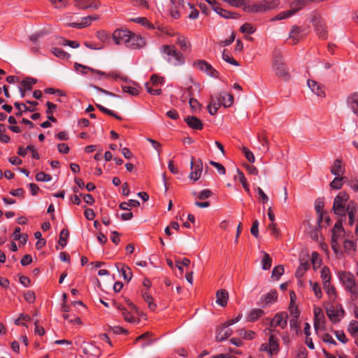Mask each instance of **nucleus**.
<instances>
[{"label":"nucleus","instance_id":"338daca9","mask_svg":"<svg viewBox=\"0 0 358 358\" xmlns=\"http://www.w3.org/2000/svg\"><path fill=\"white\" fill-rule=\"evenodd\" d=\"M343 230V217H341L334 226L332 229V232H336V234H340L341 231Z\"/></svg>","mask_w":358,"mask_h":358},{"label":"nucleus","instance_id":"c9c22d12","mask_svg":"<svg viewBox=\"0 0 358 358\" xmlns=\"http://www.w3.org/2000/svg\"><path fill=\"white\" fill-rule=\"evenodd\" d=\"M134 86H127V85H122V88L124 92L128 93L133 96H136L139 93V90L136 87L138 86L137 84L134 83Z\"/></svg>","mask_w":358,"mask_h":358},{"label":"nucleus","instance_id":"de8ad7c7","mask_svg":"<svg viewBox=\"0 0 358 358\" xmlns=\"http://www.w3.org/2000/svg\"><path fill=\"white\" fill-rule=\"evenodd\" d=\"M292 15H293V12L291 11L290 10H288L286 11H283V12L279 13L278 15H275L273 18H272L271 20L275 21V20H284V19L289 17Z\"/></svg>","mask_w":358,"mask_h":358},{"label":"nucleus","instance_id":"e2e57ef3","mask_svg":"<svg viewBox=\"0 0 358 358\" xmlns=\"http://www.w3.org/2000/svg\"><path fill=\"white\" fill-rule=\"evenodd\" d=\"M209 163H210V164H211L212 166H213L214 167H215L217 169V170L220 174H221V175L225 174V173H226L225 168L221 164H220L218 162H215L214 161H210Z\"/></svg>","mask_w":358,"mask_h":358},{"label":"nucleus","instance_id":"ddd939ff","mask_svg":"<svg viewBox=\"0 0 358 358\" xmlns=\"http://www.w3.org/2000/svg\"><path fill=\"white\" fill-rule=\"evenodd\" d=\"M27 102L29 104H30L31 106L27 107L24 103H20L17 102H15L14 103L15 107L18 110V112L16 113L17 116L22 115V113L24 112H27V111L33 112L36 110V106L38 104V102L31 101H27Z\"/></svg>","mask_w":358,"mask_h":358},{"label":"nucleus","instance_id":"6e6d98bb","mask_svg":"<svg viewBox=\"0 0 358 358\" xmlns=\"http://www.w3.org/2000/svg\"><path fill=\"white\" fill-rule=\"evenodd\" d=\"M190 264V260L187 258H183L181 261L177 260L176 262V266L180 271L181 273L183 272L182 266H187Z\"/></svg>","mask_w":358,"mask_h":358},{"label":"nucleus","instance_id":"4c0bfd02","mask_svg":"<svg viewBox=\"0 0 358 358\" xmlns=\"http://www.w3.org/2000/svg\"><path fill=\"white\" fill-rule=\"evenodd\" d=\"M97 18H98V17L96 15H89L87 17H82L81 21L80 22V25H81L80 27L83 29L84 27L89 26L93 20H95Z\"/></svg>","mask_w":358,"mask_h":358},{"label":"nucleus","instance_id":"052dcab7","mask_svg":"<svg viewBox=\"0 0 358 358\" xmlns=\"http://www.w3.org/2000/svg\"><path fill=\"white\" fill-rule=\"evenodd\" d=\"M256 190L259 196V201L262 203H266L268 202V196L264 192V191L259 187H257L256 188Z\"/></svg>","mask_w":358,"mask_h":358},{"label":"nucleus","instance_id":"13d9d810","mask_svg":"<svg viewBox=\"0 0 358 358\" xmlns=\"http://www.w3.org/2000/svg\"><path fill=\"white\" fill-rule=\"evenodd\" d=\"M46 34V32L44 30H41L32 35L30 36L29 38L30 40L34 43H36L37 41L45 36Z\"/></svg>","mask_w":358,"mask_h":358},{"label":"nucleus","instance_id":"c756f323","mask_svg":"<svg viewBox=\"0 0 358 358\" xmlns=\"http://www.w3.org/2000/svg\"><path fill=\"white\" fill-rule=\"evenodd\" d=\"M245 11L258 13V12H266V7L262 4H253L243 8Z\"/></svg>","mask_w":358,"mask_h":358},{"label":"nucleus","instance_id":"a878e982","mask_svg":"<svg viewBox=\"0 0 358 358\" xmlns=\"http://www.w3.org/2000/svg\"><path fill=\"white\" fill-rule=\"evenodd\" d=\"M213 10L217 14H219L220 16H222V17H224L226 19H228V18H236L237 17L236 13H234L229 12L228 10H226L220 8L218 6H214Z\"/></svg>","mask_w":358,"mask_h":358},{"label":"nucleus","instance_id":"f257e3e1","mask_svg":"<svg viewBox=\"0 0 358 358\" xmlns=\"http://www.w3.org/2000/svg\"><path fill=\"white\" fill-rule=\"evenodd\" d=\"M162 57L169 64L174 66H181L185 64L183 55L177 50L173 45H164L160 48Z\"/></svg>","mask_w":358,"mask_h":358},{"label":"nucleus","instance_id":"a19ab883","mask_svg":"<svg viewBox=\"0 0 358 358\" xmlns=\"http://www.w3.org/2000/svg\"><path fill=\"white\" fill-rule=\"evenodd\" d=\"M133 22H137L138 24H141L143 26L147 27L150 29H155L154 25L150 23L146 17H136L131 20Z\"/></svg>","mask_w":358,"mask_h":358},{"label":"nucleus","instance_id":"bb28decb","mask_svg":"<svg viewBox=\"0 0 358 358\" xmlns=\"http://www.w3.org/2000/svg\"><path fill=\"white\" fill-rule=\"evenodd\" d=\"M308 267L309 264L307 261L301 260L300 265L298 267L297 270L296 271L295 276L297 278H300L301 276L303 275V274L308 270Z\"/></svg>","mask_w":358,"mask_h":358},{"label":"nucleus","instance_id":"1a4fd4ad","mask_svg":"<svg viewBox=\"0 0 358 358\" xmlns=\"http://www.w3.org/2000/svg\"><path fill=\"white\" fill-rule=\"evenodd\" d=\"M129 31H130L127 29H116L113 34L114 42L117 45H124L127 46Z\"/></svg>","mask_w":358,"mask_h":358},{"label":"nucleus","instance_id":"e433bc0d","mask_svg":"<svg viewBox=\"0 0 358 358\" xmlns=\"http://www.w3.org/2000/svg\"><path fill=\"white\" fill-rule=\"evenodd\" d=\"M150 336V334L149 332H145V334L137 337L136 342L141 340L145 341V343H143L142 345V348H145L147 345H151L153 343V340L149 338Z\"/></svg>","mask_w":358,"mask_h":358},{"label":"nucleus","instance_id":"bf43d9fd","mask_svg":"<svg viewBox=\"0 0 358 358\" xmlns=\"http://www.w3.org/2000/svg\"><path fill=\"white\" fill-rule=\"evenodd\" d=\"M150 81L153 85H157L159 84L162 85L164 83V78L163 77H159L155 74L152 75L150 78Z\"/></svg>","mask_w":358,"mask_h":358},{"label":"nucleus","instance_id":"39448f33","mask_svg":"<svg viewBox=\"0 0 358 358\" xmlns=\"http://www.w3.org/2000/svg\"><path fill=\"white\" fill-rule=\"evenodd\" d=\"M273 69L276 76L282 78L284 80H288L289 79V69L283 62L281 55H276L274 56Z\"/></svg>","mask_w":358,"mask_h":358},{"label":"nucleus","instance_id":"9d476101","mask_svg":"<svg viewBox=\"0 0 358 358\" xmlns=\"http://www.w3.org/2000/svg\"><path fill=\"white\" fill-rule=\"evenodd\" d=\"M194 66L199 70L205 72L211 77H217V71L213 66L204 60H198L194 63Z\"/></svg>","mask_w":358,"mask_h":358},{"label":"nucleus","instance_id":"0eeeda50","mask_svg":"<svg viewBox=\"0 0 358 358\" xmlns=\"http://www.w3.org/2000/svg\"><path fill=\"white\" fill-rule=\"evenodd\" d=\"M287 313L286 312L278 313L275 315L273 319L266 320L268 321L269 326L271 327H280L282 329H285L287 327Z\"/></svg>","mask_w":358,"mask_h":358},{"label":"nucleus","instance_id":"c85d7f7f","mask_svg":"<svg viewBox=\"0 0 358 358\" xmlns=\"http://www.w3.org/2000/svg\"><path fill=\"white\" fill-rule=\"evenodd\" d=\"M237 176L234 177L235 179L238 178L239 182L242 184L244 189L247 192H250V189L248 184L247 182V180L243 174V173L238 169H236Z\"/></svg>","mask_w":358,"mask_h":358},{"label":"nucleus","instance_id":"72a5a7b5","mask_svg":"<svg viewBox=\"0 0 358 358\" xmlns=\"http://www.w3.org/2000/svg\"><path fill=\"white\" fill-rule=\"evenodd\" d=\"M321 278L323 284L330 282L331 276L330 270L327 266H324L321 271Z\"/></svg>","mask_w":358,"mask_h":358},{"label":"nucleus","instance_id":"3c124183","mask_svg":"<svg viewBox=\"0 0 358 358\" xmlns=\"http://www.w3.org/2000/svg\"><path fill=\"white\" fill-rule=\"evenodd\" d=\"M258 140H259V143H262V150H264L265 152H268L269 147H268V141L267 138L262 134H259Z\"/></svg>","mask_w":358,"mask_h":358},{"label":"nucleus","instance_id":"dca6fc26","mask_svg":"<svg viewBox=\"0 0 358 358\" xmlns=\"http://www.w3.org/2000/svg\"><path fill=\"white\" fill-rule=\"evenodd\" d=\"M185 122L190 128L194 129L201 130L203 127L202 121L195 116H187L185 119Z\"/></svg>","mask_w":358,"mask_h":358},{"label":"nucleus","instance_id":"aec40b11","mask_svg":"<svg viewBox=\"0 0 358 358\" xmlns=\"http://www.w3.org/2000/svg\"><path fill=\"white\" fill-rule=\"evenodd\" d=\"M347 215L349 218V225L352 226L355 223L356 216L358 215L357 205L356 203H352L347 208Z\"/></svg>","mask_w":358,"mask_h":358},{"label":"nucleus","instance_id":"4468645a","mask_svg":"<svg viewBox=\"0 0 358 358\" xmlns=\"http://www.w3.org/2000/svg\"><path fill=\"white\" fill-rule=\"evenodd\" d=\"M324 323V317L322 310L320 308H314V327L317 331Z\"/></svg>","mask_w":358,"mask_h":358},{"label":"nucleus","instance_id":"8fccbe9b","mask_svg":"<svg viewBox=\"0 0 358 358\" xmlns=\"http://www.w3.org/2000/svg\"><path fill=\"white\" fill-rule=\"evenodd\" d=\"M238 335L243 337L245 339L251 340L254 338L255 332L252 331H247L243 329L238 331Z\"/></svg>","mask_w":358,"mask_h":358},{"label":"nucleus","instance_id":"680f3d73","mask_svg":"<svg viewBox=\"0 0 358 358\" xmlns=\"http://www.w3.org/2000/svg\"><path fill=\"white\" fill-rule=\"evenodd\" d=\"M212 192L209 189H203L201 192L198 193L197 199L200 200H204L209 198L212 195Z\"/></svg>","mask_w":358,"mask_h":358},{"label":"nucleus","instance_id":"f03ea898","mask_svg":"<svg viewBox=\"0 0 358 358\" xmlns=\"http://www.w3.org/2000/svg\"><path fill=\"white\" fill-rule=\"evenodd\" d=\"M233 102L234 97L232 94H229L227 92H221L215 97H210V101L208 106V110L210 115H214L221 105L227 108L231 106Z\"/></svg>","mask_w":358,"mask_h":358},{"label":"nucleus","instance_id":"6e6552de","mask_svg":"<svg viewBox=\"0 0 358 358\" xmlns=\"http://www.w3.org/2000/svg\"><path fill=\"white\" fill-rule=\"evenodd\" d=\"M145 43L144 38L129 31V36L126 47L131 49H138L144 47Z\"/></svg>","mask_w":358,"mask_h":358},{"label":"nucleus","instance_id":"7c9ffc66","mask_svg":"<svg viewBox=\"0 0 358 358\" xmlns=\"http://www.w3.org/2000/svg\"><path fill=\"white\" fill-rule=\"evenodd\" d=\"M83 352L86 355H90L94 357H99L100 352L99 350L93 345H88L83 348Z\"/></svg>","mask_w":358,"mask_h":358},{"label":"nucleus","instance_id":"a211bd4d","mask_svg":"<svg viewBox=\"0 0 358 358\" xmlns=\"http://www.w3.org/2000/svg\"><path fill=\"white\" fill-rule=\"evenodd\" d=\"M216 303L222 307H225L229 299V293L226 289H220L216 293Z\"/></svg>","mask_w":358,"mask_h":358},{"label":"nucleus","instance_id":"cd10ccee","mask_svg":"<svg viewBox=\"0 0 358 358\" xmlns=\"http://www.w3.org/2000/svg\"><path fill=\"white\" fill-rule=\"evenodd\" d=\"M263 255V258L262 259V268L264 270H268L271 267L272 259L270 257L269 255L264 251L262 252Z\"/></svg>","mask_w":358,"mask_h":358},{"label":"nucleus","instance_id":"37998d69","mask_svg":"<svg viewBox=\"0 0 358 358\" xmlns=\"http://www.w3.org/2000/svg\"><path fill=\"white\" fill-rule=\"evenodd\" d=\"M177 43L180 46L183 51L187 50L191 46L190 43L183 36H180L178 38Z\"/></svg>","mask_w":358,"mask_h":358},{"label":"nucleus","instance_id":"603ef678","mask_svg":"<svg viewBox=\"0 0 358 358\" xmlns=\"http://www.w3.org/2000/svg\"><path fill=\"white\" fill-rule=\"evenodd\" d=\"M311 260L314 269L317 268L320 266L321 259L320 258L318 253L315 252H313L311 256Z\"/></svg>","mask_w":358,"mask_h":358},{"label":"nucleus","instance_id":"79ce46f5","mask_svg":"<svg viewBox=\"0 0 358 358\" xmlns=\"http://www.w3.org/2000/svg\"><path fill=\"white\" fill-rule=\"evenodd\" d=\"M222 59L232 65L238 66V63L231 56V53L227 50H224Z\"/></svg>","mask_w":358,"mask_h":358},{"label":"nucleus","instance_id":"393cba45","mask_svg":"<svg viewBox=\"0 0 358 358\" xmlns=\"http://www.w3.org/2000/svg\"><path fill=\"white\" fill-rule=\"evenodd\" d=\"M327 315L329 318L334 322L339 321V313L338 310H335L333 306L326 308Z\"/></svg>","mask_w":358,"mask_h":358},{"label":"nucleus","instance_id":"4be33fe9","mask_svg":"<svg viewBox=\"0 0 358 358\" xmlns=\"http://www.w3.org/2000/svg\"><path fill=\"white\" fill-rule=\"evenodd\" d=\"M343 172L344 169L342 167L341 160L339 159H336L331 169V173L336 176H340L343 173Z\"/></svg>","mask_w":358,"mask_h":358},{"label":"nucleus","instance_id":"5fc2aeb1","mask_svg":"<svg viewBox=\"0 0 358 358\" xmlns=\"http://www.w3.org/2000/svg\"><path fill=\"white\" fill-rule=\"evenodd\" d=\"M310 285L312 287V289L314 292L315 296L317 299H320L322 296V293L319 284L317 282L313 283L312 281H310Z\"/></svg>","mask_w":358,"mask_h":358},{"label":"nucleus","instance_id":"473e14b6","mask_svg":"<svg viewBox=\"0 0 358 358\" xmlns=\"http://www.w3.org/2000/svg\"><path fill=\"white\" fill-rule=\"evenodd\" d=\"M264 313V312L262 309H252L248 315V320L254 322L258 320Z\"/></svg>","mask_w":358,"mask_h":358},{"label":"nucleus","instance_id":"423d86ee","mask_svg":"<svg viewBox=\"0 0 358 358\" xmlns=\"http://www.w3.org/2000/svg\"><path fill=\"white\" fill-rule=\"evenodd\" d=\"M312 22L318 36L322 39H326L327 37V27L324 20L320 16H315Z\"/></svg>","mask_w":358,"mask_h":358},{"label":"nucleus","instance_id":"5701e85b","mask_svg":"<svg viewBox=\"0 0 358 358\" xmlns=\"http://www.w3.org/2000/svg\"><path fill=\"white\" fill-rule=\"evenodd\" d=\"M268 348L271 350V355L276 354L279 350V345L278 343V338L274 336L271 334L268 339Z\"/></svg>","mask_w":358,"mask_h":358},{"label":"nucleus","instance_id":"f3484780","mask_svg":"<svg viewBox=\"0 0 358 358\" xmlns=\"http://www.w3.org/2000/svg\"><path fill=\"white\" fill-rule=\"evenodd\" d=\"M347 104L355 114L358 115V92H355L348 97Z\"/></svg>","mask_w":358,"mask_h":358},{"label":"nucleus","instance_id":"58836bf2","mask_svg":"<svg viewBox=\"0 0 358 358\" xmlns=\"http://www.w3.org/2000/svg\"><path fill=\"white\" fill-rule=\"evenodd\" d=\"M344 177L336 176L330 183V187L332 189H339L342 187L343 184Z\"/></svg>","mask_w":358,"mask_h":358},{"label":"nucleus","instance_id":"4d7b16f0","mask_svg":"<svg viewBox=\"0 0 358 358\" xmlns=\"http://www.w3.org/2000/svg\"><path fill=\"white\" fill-rule=\"evenodd\" d=\"M242 33L252 34L255 32V29L250 23L243 24L240 29Z\"/></svg>","mask_w":358,"mask_h":358},{"label":"nucleus","instance_id":"ea45409f","mask_svg":"<svg viewBox=\"0 0 358 358\" xmlns=\"http://www.w3.org/2000/svg\"><path fill=\"white\" fill-rule=\"evenodd\" d=\"M36 81L35 78L27 77L21 82V85L26 90H30Z\"/></svg>","mask_w":358,"mask_h":358},{"label":"nucleus","instance_id":"09e8293b","mask_svg":"<svg viewBox=\"0 0 358 358\" xmlns=\"http://www.w3.org/2000/svg\"><path fill=\"white\" fill-rule=\"evenodd\" d=\"M96 106L103 113L107 114L110 116L114 117L115 118H116L117 120H122L121 117L116 115L113 111L103 107V106H101L100 104H96Z\"/></svg>","mask_w":358,"mask_h":358},{"label":"nucleus","instance_id":"774afa93","mask_svg":"<svg viewBox=\"0 0 358 358\" xmlns=\"http://www.w3.org/2000/svg\"><path fill=\"white\" fill-rule=\"evenodd\" d=\"M323 287H324V289L325 292L329 295H331V294H336V288L334 287V286L331 285L330 282L323 284Z\"/></svg>","mask_w":358,"mask_h":358},{"label":"nucleus","instance_id":"f8f14e48","mask_svg":"<svg viewBox=\"0 0 358 358\" xmlns=\"http://www.w3.org/2000/svg\"><path fill=\"white\" fill-rule=\"evenodd\" d=\"M191 169H193L189 176L190 179L194 180V181L198 180L202 173L203 170V162L201 159H198L196 162H194V158H192L191 161Z\"/></svg>","mask_w":358,"mask_h":358},{"label":"nucleus","instance_id":"6ab92c4d","mask_svg":"<svg viewBox=\"0 0 358 358\" xmlns=\"http://www.w3.org/2000/svg\"><path fill=\"white\" fill-rule=\"evenodd\" d=\"M278 299V293L276 290H271L266 295H262L261 296L260 301L261 303H264V306H268L271 303H273L277 301Z\"/></svg>","mask_w":358,"mask_h":358},{"label":"nucleus","instance_id":"412c9836","mask_svg":"<svg viewBox=\"0 0 358 358\" xmlns=\"http://www.w3.org/2000/svg\"><path fill=\"white\" fill-rule=\"evenodd\" d=\"M308 85L309 88L312 90L313 93H315L317 96H324V92L323 90V87L317 83L316 81L313 80H308Z\"/></svg>","mask_w":358,"mask_h":358},{"label":"nucleus","instance_id":"2eb2a0df","mask_svg":"<svg viewBox=\"0 0 358 358\" xmlns=\"http://www.w3.org/2000/svg\"><path fill=\"white\" fill-rule=\"evenodd\" d=\"M229 326H225V324L217 329V333L216 336V341L218 342H221L224 341L228 337H229L232 334V330L228 328Z\"/></svg>","mask_w":358,"mask_h":358},{"label":"nucleus","instance_id":"9b49d317","mask_svg":"<svg viewBox=\"0 0 358 358\" xmlns=\"http://www.w3.org/2000/svg\"><path fill=\"white\" fill-rule=\"evenodd\" d=\"M307 33V29L303 27L294 25L292 27L289 38L292 40L293 44L297 43Z\"/></svg>","mask_w":358,"mask_h":358},{"label":"nucleus","instance_id":"b1692460","mask_svg":"<svg viewBox=\"0 0 358 358\" xmlns=\"http://www.w3.org/2000/svg\"><path fill=\"white\" fill-rule=\"evenodd\" d=\"M308 3V0H296L291 3V8L289 9L293 12V15L298 10L305 7Z\"/></svg>","mask_w":358,"mask_h":358},{"label":"nucleus","instance_id":"f704fd0d","mask_svg":"<svg viewBox=\"0 0 358 358\" xmlns=\"http://www.w3.org/2000/svg\"><path fill=\"white\" fill-rule=\"evenodd\" d=\"M51 52L56 57L63 59H68L70 57V55L59 48H52Z\"/></svg>","mask_w":358,"mask_h":358},{"label":"nucleus","instance_id":"a18cd8bd","mask_svg":"<svg viewBox=\"0 0 358 358\" xmlns=\"http://www.w3.org/2000/svg\"><path fill=\"white\" fill-rule=\"evenodd\" d=\"M68 237H69L68 229H62L60 233V235H59V244L60 245H62V247H64L66 245Z\"/></svg>","mask_w":358,"mask_h":358},{"label":"nucleus","instance_id":"0e129e2a","mask_svg":"<svg viewBox=\"0 0 358 358\" xmlns=\"http://www.w3.org/2000/svg\"><path fill=\"white\" fill-rule=\"evenodd\" d=\"M324 203L321 201H317L315 204V210L319 214V220L318 222H322V210L323 208Z\"/></svg>","mask_w":358,"mask_h":358},{"label":"nucleus","instance_id":"69168bd1","mask_svg":"<svg viewBox=\"0 0 358 358\" xmlns=\"http://www.w3.org/2000/svg\"><path fill=\"white\" fill-rule=\"evenodd\" d=\"M258 227H259V222L257 220H255L252 222V227L250 229V232L256 238H257L258 235H259Z\"/></svg>","mask_w":358,"mask_h":358},{"label":"nucleus","instance_id":"2f4dec72","mask_svg":"<svg viewBox=\"0 0 358 358\" xmlns=\"http://www.w3.org/2000/svg\"><path fill=\"white\" fill-rule=\"evenodd\" d=\"M46 106L48 109L46 110V113L48 114V119L53 122H56L57 120L53 117L52 112L53 110L57 108V105L50 101L46 103Z\"/></svg>","mask_w":358,"mask_h":358},{"label":"nucleus","instance_id":"49530a36","mask_svg":"<svg viewBox=\"0 0 358 358\" xmlns=\"http://www.w3.org/2000/svg\"><path fill=\"white\" fill-rule=\"evenodd\" d=\"M124 279L127 281H129L131 279L132 273L130 268L126 266H122L120 270Z\"/></svg>","mask_w":358,"mask_h":358},{"label":"nucleus","instance_id":"7ed1b4c3","mask_svg":"<svg viewBox=\"0 0 358 358\" xmlns=\"http://www.w3.org/2000/svg\"><path fill=\"white\" fill-rule=\"evenodd\" d=\"M352 203H355L352 200H350L349 194L343 191L339 192L337 196L334 198L332 210L334 213L345 219L347 212V208Z\"/></svg>","mask_w":358,"mask_h":358},{"label":"nucleus","instance_id":"20e7f679","mask_svg":"<svg viewBox=\"0 0 358 358\" xmlns=\"http://www.w3.org/2000/svg\"><path fill=\"white\" fill-rule=\"evenodd\" d=\"M338 278L343 284L345 289L348 291L355 298L358 296V283L356 282L355 277L349 272H339Z\"/></svg>","mask_w":358,"mask_h":358},{"label":"nucleus","instance_id":"864d4df0","mask_svg":"<svg viewBox=\"0 0 358 358\" xmlns=\"http://www.w3.org/2000/svg\"><path fill=\"white\" fill-rule=\"evenodd\" d=\"M52 177L49 174H46L44 172H39L36 176V180L37 181L48 182L50 181Z\"/></svg>","mask_w":358,"mask_h":358},{"label":"nucleus","instance_id":"c03bdc74","mask_svg":"<svg viewBox=\"0 0 358 358\" xmlns=\"http://www.w3.org/2000/svg\"><path fill=\"white\" fill-rule=\"evenodd\" d=\"M284 273V268L282 265H278L273 268L272 271L271 277L275 280H278L279 278Z\"/></svg>","mask_w":358,"mask_h":358}]
</instances>
